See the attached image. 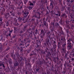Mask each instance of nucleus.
I'll list each match as a JSON object with an SVG mask.
<instances>
[{"mask_svg": "<svg viewBox=\"0 0 74 74\" xmlns=\"http://www.w3.org/2000/svg\"><path fill=\"white\" fill-rule=\"evenodd\" d=\"M18 63L17 62H16L14 64V65L15 66H18Z\"/></svg>", "mask_w": 74, "mask_h": 74, "instance_id": "f257e3e1", "label": "nucleus"}, {"mask_svg": "<svg viewBox=\"0 0 74 74\" xmlns=\"http://www.w3.org/2000/svg\"><path fill=\"white\" fill-rule=\"evenodd\" d=\"M29 5H33V4L32 2H30V1L29 2Z\"/></svg>", "mask_w": 74, "mask_h": 74, "instance_id": "f03ea898", "label": "nucleus"}, {"mask_svg": "<svg viewBox=\"0 0 74 74\" xmlns=\"http://www.w3.org/2000/svg\"><path fill=\"white\" fill-rule=\"evenodd\" d=\"M26 13L25 14H24V17L25 18H26V16H27L26 15Z\"/></svg>", "mask_w": 74, "mask_h": 74, "instance_id": "7ed1b4c3", "label": "nucleus"}, {"mask_svg": "<svg viewBox=\"0 0 74 74\" xmlns=\"http://www.w3.org/2000/svg\"><path fill=\"white\" fill-rule=\"evenodd\" d=\"M28 8L29 9V10H32V8L30 7H28Z\"/></svg>", "mask_w": 74, "mask_h": 74, "instance_id": "20e7f679", "label": "nucleus"}, {"mask_svg": "<svg viewBox=\"0 0 74 74\" xmlns=\"http://www.w3.org/2000/svg\"><path fill=\"white\" fill-rule=\"evenodd\" d=\"M68 47H70V48H71V45H70Z\"/></svg>", "mask_w": 74, "mask_h": 74, "instance_id": "39448f33", "label": "nucleus"}, {"mask_svg": "<svg viewBox=\"0 0 74 74\" xmlns=\"http://www.w3.org/2000/svg\"><path fill=\"white\" fill-rule=\"evenodd\" d=\"M50 5H52V3H51Z\"/></svg>", "mask_w": 74, "mask_h": 74, "instance_id": "423d86ee", "label": "nucleus"}, {"mask_svg": "<svg viewBox=\"0 0 74 74\" xmlns=\"http://www.w3.org/2000/svg\"><path fill=\"white\" fill-rule=\"evenodd\" d=\"M36 32H37V30H36Z\"/></svg>", "mask_w": 74, "mask_h": 74, "instance_id": "0eeeda50", "label": "nucleus"}, {"mask_svg": "<svg viewBox=\"0 0 74 74\" xmlns=\"http://www.w3.org/2000/svg\"><path fill=\"white\" fill-rule=\"evenodd\" d=\"M68 42H70V41L69 40H68Z\"/></svg>", "mask_w": 74, "mask_h": 74, "instance_id": "6e6552de", "label": "nucleus"}, {"mask_svg": "<svg viewBox=\"0 0 74 74\" xmlns=\"http://www.w3.org/2000/svg\"><path fill=\"white\" fill-rule=\"evenodd\" d=\"M3 67H5V66H4V65H3Z\"/></svg>", "mask_w": 74, "mask_h": 74, "instance_id": "1a4fd4ad", "label": "nucleus"}, {"mask_svg": "<svg viewBox=\"0 0 74 74\" xmlns=\"http://www.w3.org/2000/svg\"><path fill=\"white\" fill-rule=\"evenodd\" d=\"M59 16H60V14H59Z\"/></svg>", "mask_w": 74, "mask_h": 74, "instance_id": "9d476101", "label": "nucleus"}, {"mask_svg": "<svg viewBox=\"0 0 74 74\" xmlns=\"http://www.w3.org/2000/svg\"><path fill=\"white\" fill-rule=\"evenodd\" d=\"M12 32V31H10V33H11Z\"/></svg>", "mask_w": 74, "mask_h": 74, "instance_id": "9b49d317", "label": "nucleus"}, {"mask_svg": "<svg viewBox=\"0 0 74 74\" xmlns=\"http://www.w3.org/2000/svg\"><path fill=\"white\" fill-rule=\"evenodd\" d=\"M57 15H58V14H56Z\"/></svg>", "mask_w": 74, "mask_h": 74, "instance_id": "f8f14e48", "label": "nucleus"}]
</instances>
